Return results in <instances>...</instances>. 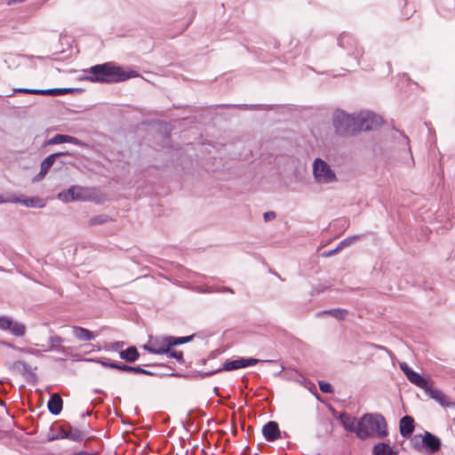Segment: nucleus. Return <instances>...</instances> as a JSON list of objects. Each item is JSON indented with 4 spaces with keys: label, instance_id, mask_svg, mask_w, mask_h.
Here are the masks:
<instances>
[{
    "label": "nucleus",
    "instance_id": "nucleus-60",
    "mask_svg": "<svg viewBox=\"0 0 455 455\" xmlns=\"http://www.w3.org/2000/svg\"><path fill=\"white\" fill-rule=\"evenodd\" d=\"M187 454H188V450H187V451H185L181 450L180 454V452H176V454H175V455H187Z\"/></svg>",
    "mask_w": 455,
    "mask_h": 455
},
{
    "label": "nucleus",
    "instance_id": "nucleus-31",
    "mask_svg": "<svg viewBox=\"0 0 455 455\" xmlns=\"http://www.w3.org/2000/svg\"><path fill=\"white\" fill-rule=\"evenodd\" d=\"M44 89H29V88H15L13 89V92L6 95V97H11L14 93H25V94H34V95H44Z\"/></svg>",
    "mask_w": 455,
    "mask_h": 455
},
{
    "label": "nucleus",
    "instance_id": "nucleus-18",
    "mask_svg": "<svg viewBox=\"0 0 455 455\" xmlns=\"http://www.w3.org/2000/svg\"><path fill=\"white\" fill-rule=\"evenodd\" d=\"M12 370L25 376L28 381L36 380V375L33 372L30 365L24 361H15L12 364Z\"/></svg>",
    "mask_w": 455,
    "mask_h": 455
},
{
    "label": "nucleus",
    "instance_id": "nucleus-47",
    "mask_svg": "<svg viewBox=\"0 0 455 455\" xmlns=\"http://www.w3.org/2000/svg\"><path fill=\"white\" fill-rule=\"evenodd\" d=\"M164 369H165L164 371H151L157 373V374H155L154 376H159V377L171 376V372H169L171 371V367L165 366Z\"/></svg>",
    "mask_w": 455,
    "mask_h": 455
},
{
    "label": "nucleus",
    "instance_id": "nucleus-24",
    "mask_svg": "<svg viewBox=\"0 0 455 455\" xmlns=\"http://www.w3.org/2000/svg\"><path fill=\"white\" fill-rule=\"evenodd\" d=\"M119 356L128 363H134L140 358V353L136 347L131 346L126 349L120 350Z\"/></svg>",
    "mask_w": 455,
    "mask_h": 455
},
{
    "label": "nucleus",
    "instance_id": "nucleus-34",
    "mask_svg": "<svg viewBox=\"0 0 455 455\" xmlns=\"http://www.w3.org/2000/svg\"><path fill=\"white\" fill-rule=\"evenodd\" d=\"M361 238V235H354L347 236L339 243L338 248L343 250L345 247L351 245L352 243L359 241Z\"/></svg>",
    "mask_w": 455,
    "mask_h": 455
},
{
    "label": "nucleus",
    "instance_id": "nucleus-61",
    "mask_svg": "<svg viewBox=\"0 0 455 455\" xmlns=\"http://www.w3.org/2000/svg\"><path fill=\"white\" fill-rule=\"evenodd\" d=\"M93 393H95V394H101V393H103V391H102L101 389L95 388V389L93 390Z\"/></svg>",
    "mask_w": 455,
    "mask_h": 455
},
{
    "label": "nucleus",
    "instance_id": "nucleus-28",
    "mask_svg": "<svg viewBox=\"0 0 455 455\" xmlns=\"http://www.w3.org/2000/svg\"><path fill=\"white\" fill-rule=\"evenodd\" d=\"M323 315H331L332 317H334L338 320H344L347 315V310L345 308H331V309L323 310V311H320L317 313L318 316H321Z\"/></svg>",
    "mask_w": 455,
    "mask_h": 455
},
{
    "label": "nucleus",
    "instance_id": "nucleus-45",
    "mask_svg": "<svg viewBox=\"0 0 455 455\" xmlns=\"http://www.w3.org/2000/svg\"><path fill=\"white\" fill-rule=\"evenodd\" d=\"M198 291L204 293L218 292V289L215 286L198 287Z\"/></svg>",
    "mask_w": 455,
    "mask_h": 455
},
{
    "label": "nucleus",
    "instance_id": "nucleus-64",
    "mask_svg": "<svg viewBox=\"0 0 455 455\" xmlns=\"http://www.w3.org/2000/svg\"><path fill=\"white\" fill-rule=\"evenodd\" d=\"M265 363H275V360H266L264 361Z\"/></svg>",
    "mask_w": 455,
    "mask_h": 455
},
{
    "label": "nucleus",
    "instance_id": "nucleus-26",
    "mask_svg": "<svg viewBox=\"0 0 455 455\" xmlns=\"http://www.w3.org/2000/svg\"><path fill=\"white\" fill-rule=\"evenodd\" d=\"M393 448L389 443L380 442L372 447V455H395Z\"/></svg>",
    "mask_w": 455,
    "mask_h": 455
},
{
    "label": "nucleus",
    "instance_id": "nucleus-58",
    "mask_svg": "<svg viewBox=\"0 0 455 455\" xmlns=\"http://www.w3.org/2000/svg\"><path fill=\"white\" fill-rule=\"evenodd\" d=\"M208 361H209V359H208V357H207V358H205V359H202V360H200L198 363H199V364H201V365H205V364L207 363V362H208Z\"/></svg>",
    "mask_w": 455,
    "mask_h": 455
},
{
    "label": "nucleus",
    "instance_id": "nucleus-39",
    "mask_svg": "<svg viewBox=\"0 0 455 455\" xmlns=\"http://www.w3.org/2000/svg\"><path fill=\"white\" fill-rule=\"evenodd\" d=\"M124 346V341H115L105 347L106 350L120 351Z\"/></svg>",
    "mask_w": 455,
    "mask_h": 455
},
{
    "label": "nucleus",
    "instance_id": "nucleus-51",
    "mask_svg": "<svg viewBox=\"0 0 455 455\" xmlns=\"http://www.w3.org/2000/svg\"><path fill=\"white\" fill-rule=\"evenodd\" d=\"M263 217H264V220L266 221H267V220H270L272 219H275L276 217V214H275V212H267L264 213Z\"/></svg>",
    "mask_w": 455,
    "mask_h": 455
},
{
    "label": "nucleus",
    "instance_id": "nucleus-43",
    "mask_svg": "<svg viewBox=\"0 0 455 455\" xmlns=\"http://www.w3.org/2000/svg\"><path fill=\"white\" fill-rule=\"evenodd\" d=\"M47 173H48V172H46V170L40 168V172L33 178L32 181L38 182V181L42 180L46 176Z\"/></svg>",
    "mask_w": 455,
    "mask_h": 455
},
{
    "label": "nucleus",
    "instance_id": "nucleus-21",
    "mask_svg": "<svg viewBox=\"0 0 455 455\" xmlns=\"http://www.w3.org/2000/svg\"><path fill=\"white\" fill-rule=\"evenodd\" d=\"M47 408L49 411L54 415H59L63 408V400L57 393L52 394L47 402Z\"/></svg>",
    "mask_w": 455,
    "mask_h": 455
},
{
    "label": "nucleus",
    "instance_id": "nucleus-54",
    "mask_svg": "<svg viewBox=\"0 0 455 455\" xmlns=\"http://www.w3.org/2000/svg\"><path fill=\"white\" fill-rule=\"evenodd\" d=\"M56 163L60 165L59 169H60L62 165L70 164V162L65 161L62 158H59Z\"/></svg>",
    "mask_w": 455,
    "mask_h": 455
},
{
    "label": "nucleus",
    "instance_id": "nucleus-23",
    "mask_svg": "<svg viewBox=\"0 0 455 455\" xmlns=\"http://www.w3.org/2000/svg\"><path fill=\"white\" fill-rule=\"evenodd\" d=\"M72 333L80 341H90L95 339L93 332L81 326H72Z\"/></svg>",
    "mask_w": 455,
    "mask_h": 455
},
{
    "label": "nucleus",
    "instance_id": "nucleus-49",
    "mask_svg": "<svg viewBox=\"0 0 455 455\" xmlns=\"http://www.w3.org/2000/svg\"><path fill=\"white\" fill-rule=\"evenodd\" d=\"M142 348L154 355H156V351H160L159 349H156L155 347L153 348L149 339L147 344L143 345Z\"/></svg>",
    "mask_w": 455,
    "mask_h": 455
},
{
    "label": "nucleus",
    "instance_id": "nucleus-40",
    "mask_svg": "<svg viewBox=\"0 0 455 455\" xmlns=\"http://www.w3.org/2000/svg\"><path fill=\"white\" fill-rule=\"evenodd\" d=\"M221 108H229V107H240V108H243L244 109H251V110H255V109H259L261 108V105H220Z\"/></svg>",
    "mask_w": 455,
    "mask_h": 455
},
{
    "label": "nucleus",
    "instance_id": "nucleus-33",
    "mask_svg": "<svg viewBox=\"0 0 455 455\" xmlns=\"http://www.w3.org/2000/svg\"><path fill=\"white\" fill-rule=\"evenodd\" d=\"M68 134L58 133L44 142V146L67 143Z\"/></svg>",
    "mask_w": 455,
    "mask_h": 455
},
{
    "label": "nucleus",
    "instance_id": "nucleus-37",
    "mask_svg": "<svg viewBox=\"0 0 455 455\" xmlns=\"http://www.w3.org/2000/svg\"><path fill=\"white\" fill-rule=\"evenodd\" d=\"M67 143H70V144H73V145H76V146H78V147H82V148H88V146H89L86 142L79 140L76 137H74V136H71V135H68V137H67Z\"/></svg>",
    "mask_w": 455,
    "mask_h": 455
},
{
    "label": "nucleus",
    "instance_id": "nucleus-63",
    "mask_svg": "<svg viewBox=\"0 0 455 455\" xmlns=\"http://www.w3.org/2000/svg\"><path fill=\"white\" fill-rule=\"evenodd\" d=\"M26 0H12V3H22V2H25Z\"/></svg>",
    "mask_w": 455,
    "mask_h": 455
},
{
    "label": "nucleus",
    "instance_id": "nucleus-27",
    "mask_svg": "<svg viewBox=\"0 0 455 455\" xmlns=\"http://www.w3.org/2000/svg\"><path fill=\"white\" fill-rule=\"evenodd\" d=\"M44 95H65L70 92H83L82 88H52V89H44Z\"/></svg>",
    "mask_w": 455,
    "mask_h": 455
},
{
    "label": "nucleus",
    "instance_id": "nucleus-52",
    "mask_svg": "<svg viewBox=\"0 0 455 455\" xmlns=\"http://www.w3.org/2000/svg\"><path fill=\"white\" fill-rule=\"evenodd\" d=\"M217 289H218V292H226V291H228V292H230L232 294L235 293L234 290L232 288H230V287H228V286L217 287Z\"/></svg>",
    "mask_w": 455,
    "mask_h": 455
},
{
    "label": "nucleus",
    "instance_id": "nucleus-30",
    "mask_svg": "<svg viewBox=\"0 0 455 455\" xmlns=\"http://www.w3.org/2000/svg\"><path fill=\"white\" fill-rule=\"evenodd\" d=\"M112 220L111 217H109L107 214H99L96 216H93L89 220L90 226H100L108 223V221Z\"/></svg>",
    "mask_w": 455,
    "mask_h": 455
},
{
    "label": "nucleus",
    "instance_id": "nucleus-29",
    "mask_svg": "<svg viewBox=\"0 0 455 455\" xmlns=\"http://www.w3.org/2000/svg\"><path fill=\"white\" fill-rule=\"evenodd\" d=\"M58 154H51L47 156L40 164V168L46 170V172H49L51 168L54 165V164L58 160Z\"/></svg>",
    "mask_w": 455,
    "mask_h": 455
},
{
    "label": "nucleus",
    "instance_id": "nucleus-20",
    "mask_svg": "<svg viewBox=\"0 0 455 455\" xmlns=\"http://www.w3.org/2000/svg\"><path fill=\"white\" fill-rule=\"evenodd\" d=\"M409 381L415 386L427 391L433 386V381L429 379L425 378L422 374L413 371L408 378Z\"/></svg>",
    "mask_w": 455,
    "mask_h": 455
},
{
    "label": "nucleus",
    "instance_id": "nucleus-11",
    "mask_svg": "<svg viewBox=\"0 0 455 455\" xmlns=\"http://www.w3.org/2000/svg\"><path fill=\"white\" fill-rule=\"evenodd\" d=\"M87 189L80 186H71L67 190L58 194V198L63 202L85 201L87 199Z\"/></svg>",
    "mask_w": 455,
    "mask_h": 455
},
{
    "label": "nucleus",
    "instance_id": "nucleus-56",
    "mask_svg": "<svg viewBox=\"0 0 455 455\" xmlns=\"http://www.w3.org/2000/svg\"><path fill=\"white\" fill-rule=\"evenodd\" d=\"M174 116V115L172 114V116ZM180 120H181L180 118L174 119V118L172 117V129L176 128V124H177V123H180Z\"/></svg>",
    "mask_w": 455,
    "mask_h": 455
},
{
    "label": "nucleus",
    "instance_id": "nucleus-1",
    "mask_svg": "<svg viewBox=\"0 0 455 455\" xmlns=\"http://www.w3.org/2000/svg\"><path fill=\"white\" fill-rule=\"evenodd\" d=\"M84 75L81 79L92 83L113 84L123 82L139 76L137 71H125L122 67L116 66L113 62L97 64L84 69Z\"/></svg>",
    "mask_w": 455,
    "mask_h": 455
},
{
    "label": "nucleus",
    "instance_id": "nucleus-44",
    "mask_svg": "<svg viewBox=\"0 0 455 455\" xmlns=\"http://www.w3.org/2000/svg\"><path fill=\"white\" fill-rule=\"evenodd\" d=\"M407 154L409 155V156H408V160L406 162H404V164L408 167H412V166H414L415 163H414V159H413L410 147H408V148H407Z\"/></svg>",
    "mask_w": 455,
    "mask_h": 455
},
{
    "label": "nucleus",
    "instance_id": "nucleus-48",
    "mask_svg": "<svg viewBox=\"0 0 455 455\" xmlns=\"http://www.w3.org/2000/svg\"><path fill=\"white\" fill-rule=\"evenodd\" d=\"M340 251H341V249H339L338 245H337L334 249L323 251V256H324V257H331V256H333L336 253L339 252Z\"/></svg>",
    "mask_w": 455,
    "mask_h": 455
},
{
    "label": "nucleus",
    "instance_id": "nucleus-22",
    "mask_svg": "<svg viewBox=\"0 0 455 455\" xmlns=\"http://www.w3.org/2000/svg\"><path fill=\"white\" fill-rule=\"evenodd\" d=\"M12 203L20 204L22 205H25L27 207H32V208H44L45 206V202L44 199L34 196V197H25L23 199L20 198H14L12 200H10Z\"/></svg>",
    "mask_w": 455,
    "mask_h": 455
},
{
    "label": "nucleus",
    "instance_id": "nucleus-9",
    "mask_svg": "<svg viewBox=\"0 0 455 455\" xmlns=\"http://www.w3.org/2000/svg\"><path fill=\"white\" fill-rule=\"evenodd\" d=\"M67 427L60 428V435H51L46 436L47 442H53L60 439H68L74 442H81L87 435V431L74 428L69 423H66Z\"/></svg>",
    "mask_w": 455,
    "mask_h": 455
},
{
    "label": "nucleus",
    "instance_id": "nucleus-57",
    "mask_svg": "<svg viewBox=\"0 0 455 455\" xmlns=\"http://www.w3.org/2000/svg\"><path fill=\"white\" fill-rule=\"evenodd\" d=\"M73 455H92V454H91V453H89V452H87L85 451H78V452H76V453H75Z\"/></svg>",
    "mask_w": 455,
    "mask_h": 455
},
{
    "label": "nucleus",
    "instance_id": "nucleus-4",
    "mask_svg": "<svg viewBox=\"0 0 455 455\" xmlns=\"http://www.w3.org/2000/svg\"><path fill=\"white\" fill-rule=\"evenodd\" d=\"M333 126L337 134L347 137L358 132L356 114L349 115L343 110H338L333 115Z\"/></svg>",
    "mask_w": 455,
    "mask_h": 455
},
{
    "label": "nucleus",
    "instance_id": "nucleus-17",
    "mask_svg": "<svg viewBox=\"0 0 455 455\" xmlns=\"http://www.w3.org/2000/svg\"><path fill=\"white\" fill-rule=\"evenodd\" d=\"M262 435L267 442H275L281 437V431L278 423L273 420L268 421L262 427Z\"/></svg>",
    "mask_w": 455,
    "mask_h": 455
},
{
    "label": "nucleus",
    "instance_id": "nucleus-46",
    "mask_svg": "<svg viewBox=\"0 0 455 455\" xmlns=\"http://www.w3.org/2000/svg\"><path fill=\"white\" fill-rule=\"evenodd\" d=\"M172 358L176 359L179 363H184L183 353L181 351L172 349Z\"/></svg>",
    "mask_w": 455,
    "mask_h": 455
},
{
    "label": "nucleus",
    "instance_id": "nucleus-15",
    "mask_svg": "<svg viewBox=\"0 0 455 455\" xmlns=\"http://www.w3.org/2000/svg\"><path fill=\"white\" fill-rule=\"evenodd\" d=\"M51 335L48 338V347L45 348L44 352L54 351L63 355L68 354V348L62 346L64 339L54 333L52 330L50 331Z\"/></svg>",
    "mask_w": 455,
    "mask_h": 455
},
{
    "label": "nucleus",
    "instance_id": "nucleus-41",
    "mask_svg": "<svg viewBox=\"0 0 455 455\" xmlns=\"http://www.w3.org/2000/svg\"><path fill=\"white\" fill-rule=\"evenodd\" d=\"M60 427H67V426L66 424L64 426H59L57 425V423H53L49 428V433L47 434V436L51 435H60Z\"/></svg>",
    "mask_w": 455,
    "mask_h": 455
},
{
    "label": "nucleus",
    "instance_id": "nucleus-53",
    "mask_svg": "<svg viewBox=\"0 0 455 455\" xmlns=\"http://www.w3.org/2000/svg\"><path fill=\"white\" fill-rule=\"evenodd\" d=\"M54 154H58V159L59 158H62L64 156H73V153H70L68 151H60V152H55Z\"/></svg>",
    "mask_w": 455,
    "mask_h": 455
},
{
    "label": "nucleus",
    "instance_id": "nucleus-36",
    "mask_svg": "<svg viewBox=\"0 0 455 455\" xmlns=\"http://www.w3.org/2000/svg\"><path fill=\"white\" fill-rule=\"evenodd\" d=\"M195 336H196V334L184 336V337H173L172 336V347L192 341L194 339Z\"/></svg>",
    "mask_w": 455,
    "mask_h": 455
},
{
    "label": "nucleus",
    "instance_id": "nucleus-35",
    "mask_svg": "<svg viewBox=\"0 0 455 455\" xmlns=\"http://www.w3.org/2000/svg\"><path fill=\"white\" fill-rule=\"evenodd\" d=\"M89 361L96 362L104 367L115 369V370H117V366H118V362H112L108 358H95V359H89Z\"/></svg>",
    "mask_w": 455,
    "mask_h": 455
},
{
    "label": "nucleus",
    "instance_id": "nucleus-2",
    "mask_svg": "<svg viewBox=\"0 0 455 455\" xmlns=\"http://www.w3.org/2000/svg\"><path fill=\"white\" fill-rule=\"evenodd\" d=\"M260 360L256 358H245V357H239L235 360H227L221 367L212 369L208 371H194L188 374H180L179 372H173L172 371V377H184L187 379H204L207 377H211L216 373L221 372L223 371H235L239 369H243L246 367L253 366L259 363Z\"/></svg>",
    "mask_w": 455,
    "mask_h": 455
},
{
    "label": "nucleus",
    "instance_id": "nucleus-62",
    "mask_svg": "<svg viewBox=\"0 0 455 455\" xmlns=\"http://www.w3.org/2000/svg\"><path fill=\"white\" fill-rule=\"evenodd\" d=\"M264 109L270 110L273 109L272 106H264Z\"/></svg>",
    "mask_w": 455,
    "mask_h": 455
},
{
    "label": "nucleus",
    "instance_id": "nucleus-59",
    "mask_svg": "<svg viewBox=\"0 0 455 455\" xmlns=\"http://www.w3.org/2000/svg\"><path fill=\"white\" fill-rule=\"evenodd\" d=\"M91 414H92V411L88 410V411H86V412L82 414V418L91 416Z\"/></svg>",
    "mask_w": 455,
    "mask_h": 455
},
{
    "label": "nucleus",
    "instance_id": "nucleus-19",
    "mask_svg": "<svg viewBox=\"0 0 455 455\" xmlns=\"http://www.w3.org/2000/svg\"><path fill=\"white\" fill-rule=\"evenodd\" d=\"M414 419L411 416L405 415L399 421V432L404 438H409L414 431Z\"/></svg>",
    "mask_w": 455,
    "mask_h": 455
},
{
    "label": "nucleus",
    "instance_id": "nucleus-55",
    "mask_svg": "<svg viewBox=\"0 0 455 455\" xmlns=\"http://www.w3.org/2000/svg\"><path fill=\"white\" fill-rule=\"evenodd\" d=\"M218 355V352L215 350V351H212L211 352V354L208 355V359L209 360H212V359H214Z\"/></svg>",
    "mask_w": 455,
    "mask_h": 455
},
{
    "label": "nucleus",
    "instance_id": "nucleus-25",
    "mask_svg": "<svg viewBox=\"0 0 455 455\" xmlns=\"http://www.w3.org/2000/svg\"><path fill=\"white\" fill-rule=\"evenodd\" d=\"M118 371H126V372H133L144 375H155L156 372H152L149 370L143 369L141 366H131L125 363H118L117 366Z\"/></svg>",
    "mask_w": 455,
    "mask_h": 455
},
{
    "label": "nucleus",
    "instance_id": "nucleus-5",
    "mask_svg": "<svg viewBox=\"0 0 455 455\" xmlns=\"http://www.w3.org/2000/svg\"><path fill=\"white\" fill-rule=\"evenodd\" d=\"M338 44L347 52V56L354 59L355 66L361 65L360 59L363 57L364 51L351 34L346 32L340 34L338 37Z\"/></svg>",
    "mask_w": 455,
    "mask_h": 455
},
{
    "label": "nucleus",
    "instance_id": "nucleus-42",
    "mask_svg": "<svg viewBox=\"0 0 455 455\" xmlns=\"http://www.w3.org/2000/svg\"><path fill=\"white\" fill-rule=\"evenodd\" d=\"M400 368L401 370L403 371V372L404 373V375L406 376V378H408L414 371L406 363H400Z\"/></svg>",
    "mask_w": 455,
    "mask_h": 455
},
{
    "label": "nucleus",
    "instance_id": "nucleus-16",
    "mask_svg": "<svg viewBox=\"0 0 455 455\" xmlns=\"http://www.w3.org/2000/svg\"><path fill=\"white\" fill-rule=\"evenodd\" d=\"M430 398L436 401L442 407L450 408L455 411V402L450 400L449 396L443 394L440 389L434 388L433 386L426 393Z\"/></svg>",
    "mask_w": 455,
    "mask_h": 455
},
{
    "label": "nucleus",
    "instance_id": "nucleus-50",
    "mask_svg": "<svg viewBox=\"0 0 455 455\" xmlns=\"http://www.w3.org/2000/svg\"><path fill=\"white\" fill-rule=\"evenodd\" d=\"M172 273L175 271V270H178V271H180V273L183 275L184 273H187L188 270L185 269L182 266H180V264H174L172 262Z\"/></svg>",
    "mask_w": 455,
    "mask_h": 455
},
{
    "label": "nucleus",
    "instance_id": "nucleus-7",
    "mask_svg": "<svg viewBox=\"0 0 455 455\" xmlns=\"http://www.w3.org/2000/svg\"><path fill=\"white\" fill-rule=\"evenodd\" d=\"M358 132L379 129L383 124V118L371 111H362L356 114Z\"/></svg>",
    "mask_w": 455,
    "mask_h": 455
},
{
    "label": "nucleus",
    "instance_id": "nucleus-3",
    "mask_svg": "<svg viewBox=\"0 0 455 455\" xmlns=\"http://www.w3.org/2000/svg\"><path fill=\"white\" fill-rule=\"evenodd\" d=\"M360 425L368 432V438L373 435L385 438L388 435V427L385 417L380 413H364L360 418Z\"/></svg>",
    "mask_w": 455,
    "mask_h": 455
},
{
    "label": "nucleus",
    "instance_id": "nucleus-12",
    "mask_svg": "<svg viewBox=\"0 0 455 455\" xmlns=\"http://www.w3.org/2000/svg\"><path fill=\"white\" fill-rule=\"evenodd\" d=\"M413 446L415 449H420L421 447H424L430 453H435L441 449L442 442L441 439L435 435L428 431H425L423 435H421V444L418 443L417 441H414Z\"/></svg>",
    "mask_w": 455,
    "mask_h": 455
},
{
    "label": "nucleus",
    "instance_id": "nucleus-13",
    "mask_svg": "<svg viewBox=\"0 0 455 455\" xmlns=\"http://www.w3.org/2000/svg\"><path fill=\"white\" fill-rule=\"evenodd\" d=\"M174 16L175 20L172 22L177 24L178 31L176 34L179 35L185 31L192 22L195 17V11L191 5H187L180 13L176 12Z\"/></svg>",
    "mask_w": 455,
    "mask_h": 455
},
{
    "label": "nucleus",
    "instance_id": "nucleus-8",
    "mask_svg": "<svg viewBox=\"0 0 455 455\" xmlns=\"http://www.w3.org/2000/svg\"><path fill=\"white\" fill-rule=\"evenodd\" d=\"M342 427L348 432L354 433L361 440L368 438V432L363 429L360 425V419L357 420L355 417L348 415L346 411H342L339 417Z\"/></svg>",
    "mask_w": 455,
    "mask_h": 455
},
{
    "label": "nucleus",
    "instance_id": "nucleus-14",
    "mask_svg": "<svg viewBox=\"0 0 455 455\" xmlns=\"http://www.w3.org/2000/svg\"><path fill=\"white\" fill-rule=\"evenodd\" d=\"M149 340L153 348L161 351H156V355H166L171 356V336H153L149 335Z\"/></svg>",
    "mask_w": 455,
    "mask_h": 455
},
{
    "label": "nucleus",
    "instance_id": "nucleus-10",
    "mask_svg": "<svg viewBox=\"0 0 455 455\" xmlns=\"http://www.w3.org/2000/svg\"><path fill=\"white\" fill-rule=\"evenodd\" d=\"M0 330L8 331L14 337H23L27 331V326L19 321L13 320L10 316H0Z\"/></svg>",
    "mask_w": 455,
    "mask_h": 455
},
{
    "label": "nucleus",
    "instance_id": "nucleus-32",
    "mask_svg": "<svg viewBox=\"0 0 455 455\" xmlns=\"http://www.w3.org/2000/svg\"><path fill=\"white\" fill-rule=\"evenodd\" d=\"M6 347H11L14 350H19V351H21V352H26V353H28L30 355H36V356H41L42 355V351L41 350H38V349H35V348H31V347H28V348H22V347H19L12 343H9V342H4V343Z\"/></svg>",
    "mask_w": 455,
    "mask_h": 455
},
{
    "label": "nucleus",
    "instance_id": "nucleus-38",
    "mask_svg": "<svg viewBox=\"0 0 455 455\" xmlns=\"http://www.w3.org/2000/svg\"><path fill=\"white\" fill-rule=\"evenodd\" d=\"M318 385H319V388H320L321 392H323L324 394H332L333 393L332 386L329 382L321 380L318 382Z\"/></svg>",
    "mask_w": 455,
    "mask_h": 455
},
{
    "label": "nucleus",
    "instance_id": "nucleus-6",
    "mask_svg": "<svg viewBox=\"0 0 455 455\" xmlns=\"http://www.w3.org/2000/svg\"><path fill=\"white\" fill-rule=\"evenodd\" d=\"M313 174L318 183L329 184L337 181V176L331 166L319 157L313 163Z\"/></svg>",
    "mask_w": 455,
    "mask_h": 455
}]
</instances>
